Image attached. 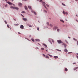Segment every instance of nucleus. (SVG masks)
Here are the masks:
<instances>
[{"mask_svg": "<svg viewBox=\"0 0 78 78\" xmlns=\"http://www.w3.org/2000/svg\"><path fill=\"white\" fill-rule=\"evenodd\" d=\"M31 12H33V13L34 12V11H33V10H32Z\"/></svg>", "mask_w": 78, "mask_h": 78, "instance_id": "42", "label": "nucleus"}, {"mask_svg": "<svg viewBox=\"0 0 78 78\" xmlns=\"http://www.w3.org/2000/svg\"><path fill=\"white\" fill-rule=\"evenodd\" d=\"M51 44H52V43H51Z\"/></svg>", "mask_w": 78, "mask_h": 78, "instance_id": "56", "label": "nucleus"}, {"mask_svg": "<svg viewBox=\"0 0 78 78\" xmlns=\"http://www.w3.org/2000/svg\"><path fill=\"white\" fill-rule=\"evenodd\" d=\"M12 2H13L14 1V0H12Z\"/></svg>", "mask_w": 78, "mask_h": 78, "instance_id": "54", "label": "nucleus"}, {"mask_svg": "<svg viewBox=\"0 0 78 78\" xmlns=\"http://www.w3.org/2000/svg\"><path fill=\"white\" fill-rule=\"evenodd\" d=\"M63 13L64 14V15H65V12L64 11H63Z\"/></svg>", "mask_w": 78, "mask_h": 78, "instance_id": "34", "label": "nucleus"}, {"mask_svg": "<svg viewBox=\"0 0 78 78\" xmlns=\"http://www.w3.org/2000/svg\"><path fill=\"white\" fill-rule=\"evenodd\" d=\"M7 27H8V28H9L10 27L9 26V25H7Z\"/></svg>", "mask_w": 78, "mask_h": 78, "instance_id": "28", "label": "nucleus"}, {"mask_svg": "<svg viewBox=\"0 0 78 78\" xmlns=\"http://www.w3.org/2000/svg\"><path fill=\"white\" fill-rule=\"evenodd\" d=\"M47 25H48V26H49V23H48V22L47 23Z\"/></svg>", "mask_w": 78, "mask_h": 78, "instance_id": "22", "label": "nucleus"}, {"mask_svg": "<svg viewBox=\"0 0 78 78\" xmlns=\"http://www.w3.org/2000/svg\"><path fill=\"white\" fill-rule=\"evenodd\" d=\"M63 45H64L65 47H66V46H67V45L66 44H64V43H63Z\"/></svg>", "mask_w": 78, "mask_h": 78, "instance_id": "8", "label": "nucleus"}, {"mask_svg": "<svg viewBox=\"0 0 78 78\" xmlns=\"http://www.w3.org/2000/svg\"><path fill=\"white\" fill-rule=\"evenodd\" d=\"M20 28L21 29H23L24 28L23 26V25H21V26H20Z\"/></svg>", "mask_w": 78, "mask_h": 78, "instance_id": "6", "label": "nucleus"}, {"mask_svg": "<svg viewBox=\"0 0 78 78\" xmlns=\"http://www.w3.org/2000/svg\"><path fill=\"white\" fill-rule=\"evenodd\" d=\"M18 5L20 6L21 7L22 6V4L21 3H19L18 4Z\"/></svg>", "mask_w": 78, "mask_h": 78, "instance_id": "7", "label": "nucleus"}, {"mask_svg": "<svg viewBox=\"0 0 78 78\" xmlns=\"http://www.w3.org/2000/svg\"><path fill=\"white\" fill-rule=\"evenodd\" d=\"M51 41H52V42H53V43H54V40L53 39H52Z\"/></svg>", "mask_w": 78, "mask_h": 78, "instance_id": "32", "label": "nucleus"}, {"mask_svg": "<svg viewBox=\"0 0 78 78\" xmlns=\"http://www.w3.org/2000/svg\"><path fill=\"white\" fill-rule=\"evenodd\" d=\"M77 44L78 45V41H77Z\"/></svg>", "mask_w": 78, "mask_h": 78, "instance_id": "49", "label": "nucleus"}, {"mask_svg": "<svg viewBox=\"0 0 78 78\" xmlns=\"http://www.w3.org/2000/svg\"><path fill=\"white\" fill-rule=\"evenodd\" d=\"M48 55H49V56H50V57H52V55H50L49 54H48Z\"/></svg>", "mask_w": 78, "mask_h": 78, "instance_id": "25", "label": "nucleus"}, {"mask_svg": "<svg viewBox=\"0 0 78 78\" xmlns=\"http://www.w3.org/2000/svg\"><path fill=\"white\" fill-rule=\"evenodd\" d=\"M76 17H78V16L77 15H76Z\"/></svg>", "mask_w": 78, "mask_h": 78, "instance_id": "52", "label": "nucleus"}, {"mask_svg": "<svg viewBox=\"0 0 78 78\" xmlns=\"http://www.w3.org/2000/svg\"><path fill=\"white\" fill-rule=\"evenodd\" d=\"M13 20H15V21H16V20L14 18L13 19Z\"/></svg>", "mask_w": 78, "mask_h": 78, "instance_id": "46", "label": "nucleus"}, {"mask_svg": "<svg viewBox=\"0 0 78 78\" xmlns=\"http://www.w3.org/2000/svg\"><path fill=\"white\" fill-rule=\"evenodd\" d=\"M56 50H57V51H61V50L59 49H56Z\"/></svg>", "mask_w": 78, "mask_h": 78, "instance_id": "30", "label": "nucleus"}, {"mask_svg": "<svg viewBox=\"0 0 78 78\" xmlns=\"http://www.w3.org/2000/svg\"><path fill=\"white\" fill-rule=\"evenodd\" d=\"M31 36L30 35V37H31Z\"/></svg>", "mask_w": 78, "mask_h": 78, "instance_id": "57", "label": "nucleus"}, {"mask_svg": "<svg viewBox=\"0 0 78 78\" xmlns=\"http://www.w3.org/2000/svg\"><path fill=\"white\" fill-rule=\"evenodd\" d=\"M28 8H29V9H31V6H28Z\"/></svg>", "mask_w": 78, "mask_h": 78, "instance_id": "13", "label": "nucleus"}, {"mask_svg": "<svg viewBox=\"0 0 78 78\" xmlns=\"http://www.w3.org/2000/svg\"><path fill=\"white\" fill-rule=\"evenodd\" d=\"M62 5H63V6H66V5H65V4L63 3H62Z\"/></svg>", "mask_w": 78, "mask_h": 78, "instance_id": "20", "label": "nucleus"}, {"mask_svg": "<svg viewBox=\"0 0 78 78\" xmlns=\"http://www.w3.org/2000/svg\"><path fill=\"white\" fill-rule=\"evenodd\" d=\"M23 20H24V21H27V18H23Z\"/></svg>", "mask_w": 78, "mask_h": 78, "instance_id": "5", "label": "nucleus"}, {"mask_svg": "<svg viewBox=\"0 0 78 78\" xmlns=\"http://www.w3.org/2000/svg\"><path fill=\"white\" fill-rule=\"evenodd\" d=\"M5 1H7V0H5Z\"/></svg>", "mask_w": 78, "mask_h": 78, "instance_id": "63", "label": "nucleus"}, {"mask_svg": "<svg viewBox=\"0 0 78 78\" xmlns=\"http://www.w3.org/2000/svg\"><path fill=\"white\" fill-rule=\"evenodd\" d=\"M43 45L46 48H47V46L45 44H43Z\"/></svg>", "mask_w": 78, "mask_h": 78, "instance_id": "9", "label": "nucleus"}, {"mask_svg": "<svg viewBox=\"0 0 78 78\" xmlns=\"http://www.w3.org/2000/svg\"><path fill=\"white\" fill-rule=\"evenodd\" d=\"M22 16V17H24V16H23V15H21Z\"/></svg>", "mask_w": 78, "mask_h": 78, "instance_id": "50", "label": "nucleus"}, {"mask_svg": "<svg viewBox=\"0 0 78 78\" xmlns=\"http://www.w3.org/2000/svg\"><path fill=\"white\" fill-rule=\"evenodd\" d=\"M22 12V13H25V12L24 11Z\"/></svg>", "mask_w": 78, "mask_h": 78, "instance_id": "38", "label": "nucleus"}, {"mask_svg": "<svg viewBox=\"0 0 78 78\" xmlns=\"http://www.w3.org/2000/svg\"><path fill=\"white\" fill-rule=\"evenodd\" d=\"M42 4H43V5L44 6V7L45 8H46V9H47V7H46V6H45V3L44 2H42Z\"/></svg>", "mask_w": 78, "mask_h": 78, "instance_id": "2", "label": "nucleus"}, {"mask_svg": "<svg viewBox=\"0 0 78 78\" xmlns=\"http://www.w3.org/2000/svg\"><path fill=\"white\" fill-rule=\"evenodd\" d=\"M54 58H55V59H58V57L57 56H54Z\"/></svg>", "mask_w": 78, "mask_h": 78, "instance_id": "10", "label": "nucleus"}, {"mask_svg": "<svg viewBox=\"0 0 78 78\" xmlns=\"http://www.w3.org/2000/svg\"><path fill=\"white\" fill-rule=\"evenodd\" d=\"M72 53V52H69L68 53V54H70V53Z\"/></svg>", "mask_w": 78, "mask_h": 78, "instance_id": "29", "label": "nucleus"}, {"mask_svg": "<svg viewBox=\"0 0 78 78\" xmlns=\"http://www.w3.org/2000/svg\"><path fill=\"white\" fill-rule=\"evenodd\" d=\"M73 40H76V39L75 38H73Z\"/></svg>", "mask_w": 78, "mask_h": 78, "instance_id": "51", "label": "nucleus"}, {"mask_svg": "<svg viewBox=\"0 0 78 78\" xmlns=\"http://www.w3.org/2000/svg\"><path fill=\"white\" fill-rule=\"evenodd\" d=\"M37 30H38V31H39V27H37Z\"/></svg>", "mask_w": 78, "mask_h": 78, "instance_id": "27", "label": "nucleus"}, {"mask_svg": "<svg viewBox=\"0 0 78 78\" xmlns=\"http://www.w3.org/2000/svg\"><path fill=\"white\" fill-rule=\"evenodd\" d=\"M75 1H77V0H75Z\"/></svg>", "mask_w": 78, "mask_h": 78, "instance_id": "60", "label": "nucleus"}, {"mask_svg": "<svg viewBox=\"0 0 78 78\" xmlns=\"http://www.w3.org/2000/svg\"><path fill=\"white\" fill-rule=\"evenodd\" d=\"M59 29H57V31H59Z\"/></svg>", "mask_w": 78, "mask_h": 78, "instance_id": "35", "label": "nucleus"}, {"mask_svg": "<svg viewBox=\"0 0 78 78\" xmlns=\"http://www.w3.org/2000/svg\"><path fill=\"white\" fill-rule=\"evenodd\" d=\"M46 58H48V59H49V57H48V56L46 55Z\"/></svg>", "mask_w": 78, "mask_h": 78, "instance_id": "19", "label": "nucleus"}, {"mask_svg": "<svg viewBox=\"0 0 78 78\" xmlns=\"http://www.w3.org/2000/svg\"><path fill=\"white\" fill-rule=\"evenodd\" d=\"M77 55H78V53H77Z\"/></svg>", "mask_w": 78, "mask_h": 78, "instance_id": "59", "label": "nucleus"}, {"mask_svg": "<svg viewBox=\"0 0 78 78\" xmlns=\"http://www.w3.org/2000/svg\"><path fill=\"white\" fill-rule=\"evenodd\" d=\"M65 13L66 14V15H67V14H68V13H67V12H65Z\"/></svg>", "mask_w": 78, "mask_h": 78, "instance_id": "31", "label": "nucleus"}, {"mask_svg": "<svg viewBox=\"0 0 78 78\" xmlns=\"http://www.w3.org/2000/svg\"><path fill=\"white\" fill-rule=\"evenodd\" d=\"M44 12H46L47 13V11H46V10H44Z\"/></svg>", "mask_w": 78, "mask_h": 78, "instance_id": "36", "label": "nucleus"}, {"mask_svg": "<svg viewBox=\"0 0 78 78\" xmlns=\"http://www.w3.org/2000/svg\"><path fill=\"white\" fill-rule=\"evenodd\" d=\"M78 69V67H76V68H74V70H76V69Z\"/></svg>", "mask_w": 78, "mask_h": 78, "instance_id": "14", "label": "nucleus"}, {"mask_svg": "<svg viewBox=\"0 0 78 78\" xmlns=\"http://www.w3.org/2000/svg\"><path fill=\"white\" fill-rule=\"evenodd\" d=\"M46 5L47 7H49V5H48L46 4Z\"/></svg>", "mask_w": 78, "mask_h": 78, "instance_id": "26", "label": "nucleus"}, {"mask_svg": "<svg viewBox=\"0 0 78 78\" xmlns=\"http://www.w3.org/2000/svg\"><path fill=\"white\" fill-rule=\"evenodd\" d=\"M25 9L27 10V9L28 8H27V6H25Z\"/></svg>", "mask_w": 78, "mask_h": 78, "instance_id": "16", "label": "nucleus"}, {"mask_svg": "<svg viewBox=\"0 0 78 78\" xmlns=\"http://www.w3.org/2000/svg\"><path fill=\"white\" fill-rule=\"evenodd\" d=\"M43 56H44V57L45 56V55H44V54H43Z\"/></svg>", "mask_w": 78, "mask_h": 78, "instance_id": "45", "label": "nucleus"}, {"mask_svg": "<svg viewBox=\"0 0 78 78\" xmlns=\"http://www.w3.org/2000/svg\"><path fill=\"white\" fill-rule=\"evenodd\" d=\"M47 50H46V51H48Z\"/></svg>", "mask_w": 78, "mask_h": 78, "instance_id": "55", "label": "nucleus"}, {"mask_svg": "<svg viewBox=\"0 0 78 78\" xmlns=\"http://www.w3.org/2000/svg\"><path fill=\"white\" fill-rule=\"evenodd\" d=\"M14 7H13L12 6H11L10 8H12V9H14Z\"/></svg>", "mask_w": 78, "mask_h": 78, "instance_id": "15", "label": "nucleus"}, {"mask_svg": "<svg viewBox=\"0 0 78 78\" xmlns=\"http://www.w3.org/2000/svg\"><path fill=\"white\" fill-rule=\"evenodd\" d=\"M65 41L67 44H69V43H68V42H67V40H65Z\"/></svg>", "mask_w": 78, "mask_h": 78, "instance_id": "24", "label": "nucleus"}, {"mask_svg": "<svg viewBox=\"0 0 78 78\" xmlns=\"http://www.w3.org/2000/svg\"><path fill=\"white\" fill-rule=\"evenodd\" d=\"M60 21H61V22H62L63 23H64V21H63V20H60Z\"/></svg>", "mask_w": 78, "mask_h": 78, "instance_id": "18", "label": "nucleus"}, {"mask_svg": "<svg viewBox=\"0 0 78 78\" xmlns=\"http://www.w3.org/2000/svg\"><path fill=\"white\" fill-rule=\"evenodd\" d=\"M5 22L6 24H7V22L6 21H5Z\"/></svg>", "mask_w": 78, "mask_h": 78, "instance_id": "37", "label": "nucleus"}, {"mask_svg": "<svg viewBox=\"0 0 78 78\" xmlns=\"http://www.w3.org/2000/svg\"><path fill=\"white\" fill-rule=\"evenodd\" d=\"M49 39L50 40V38H49Z\"/></svg>", "mask_w": 78, "mask_h": 78, "instance_id": "61", "label": "nucleus"}, {"mask_svg": "<svg viewBox=\"0 0 78 78\" xmlns=\"http://www.w3.org/2000/svg\"><path fill=\"white\" fill-rule=\"evenodd\" d=\"M76 22H78V21L77 20H76Z\"/></svg>", "mask_w": 78, "mask_h": 78, "instance_id": "53", "label": "nucleus"}, {"mask_svg": "<svg viewBox=\"0 0 78 78\" xmlns=\"http://www.w3.org/2000/svg\"><path fill=\"white\" fill-rule=\"evenodd\" d=\"M41 49H43V48H41Z\"/></svg>", "mask_w": 78, "mask_h": 78, "instance_id": "62", "label": "nucleus"}, {"mask_svg": "<svg viewBox=\"0 0 78 78\" xmlns=\"http://www.w3.org/2000/svg\"><path fill=\"white\" fill-rule=\"evenodd\" d=\"M76 58L78 59V55L76 56Z\"/></svg>", "mask_w": 78, "mask_h": 78, "instance_id": "43", "label": "nucleus"}, {"mask_svg": "<svg viewBox=\"0 0 78 78\" xmlns=\"http://www.w3.org/2000/svg\"><path fill=\"white\" fill-rule=\"evenodd\" d=\"M35 40L36 42H40L41 41V40L38 39H35Z\"/></svg>", "mask_w": 78, "mask_h": 78, "instance_id": "3", "label": "nucleus"}, {"mask_svg": "<svg viewBox=\"0 0 78 78\" xmlns=\"http://www.w3.org/2000/svg\"><path fill=\"white\" fill-rule=\"evenodd\" d=\"M77 1H78V0H77Z\"/></svg>", "mask_w": 78, "mask_h": 78, "instance_id": "64", "label": "nucleus"}, {"mask_svg": "<svg viewBox=\"0 0 78 78\" xmlns=\"http://www.w3.org/2000/svg\"><path fill=\"white\" fill-rule=\"evenodd\" d=\"M12 5H13L14 6V4H12Z\"/></svg>", "mask_w": 78, "mask_h": 78, "instance_id": "58", "label": "nucleus"}, {"mask_svg": "<svg viewBox=\"0 0 78 78\" xmlns=\"http://www.w3.org/2000/svg\"><path fill=\"white\" fill-rule=\"evenodd\" d=\"M19 25V24H17L16 25Z\"/></svg>", "mask_w": 78, "mask_h": 78, "instance_id": "47", "label": "nucleus"}, {"mask_svg": "<svg viewBox=\"0 0 78 78\" xmlns=\"http://www.w3.org/2000/svg\"><path fill=\"white\" fill-rule=\"evenodd\" d=\"M65 71H68V69H67V68H66L65 69Z\"/></svg>", "mask_w": 78, "mask_h": 78, "instance_id": "17", "label": "nucleus"}, {"mask_svg": "<svg viewBox=\"0 0 78 78\" xmlns=\"http://www.w3.org/2000/svg\"><path fill=\"white\" fill-rule=\"evenodd\" d=\"M7 3L10 5H12V3L9 2H7Z\"/></svg>", "mask_w": 78, "mask_h": 78, "instance_id": "4", "label": "nucleus"}, {"mask_svg": "<svg viewBox=\"0 0 78 78\" xmlns=\"http://www.w3.org/2000/svg\"><path fill=\"white\" fill-rule=\"evenodd\" d=\"M14 9H19V8L17 7H15Z\"/></svg>", "mask_w": 78, "mask_h": 78, "instance_id": "11", "label": "nucleus"}, {"mask_svg": "<svg viewBox=\"0 0 78 78\" xmlns=\"http://www.w3.org/2000/svg\"><path fill=\"white\" fill-rule=\"evenodd\" d=\"M64 51L65 52H66V53H67V52L68 51L67 50V49H65L64 50Z\"/></svg>", "mask_w": 78, "mask_h": 78, "instance_id": "12", "label": "nucleus"}, {"mask_svg": "<svg viewBox=\"0 0 78 78\" xmlns=\"http://www.w3.org/2000/svg\"><path fill=\"white\" fill-rule=\"evenodd\" d=\"M29 27H32V26L31 25H29Z\"/></svg>", "mask_w": 78, "mask_h": 78, "instance_id": "39", "label": "nucleus"}, {"mask_svg": "<svg viewBox=\"0 0 78 78\" xmlns=\"http://www.w3.org/2000/svg\"><path fill=\"white\" fill-rule=\"evenodd\" d=\"M18 34H20V32H18Z\"/></svg>", "mask_w": 78, "mask_h": 78, "instance_id": "48", "label": "nucleus"}, {"mask_svg": "<svg viewBox=\"0 0 78 78\" xmlns=\"http://www.w3.org/2000/svg\"><path fill=\"white\" fill-rule=\"evenodd\" d=\"M31 40L33 42H34V39L32 38Z\"/></svg>", "mask_w": 78, "mask_h": 78, "instance_id": "21", "label": "nucleus"}, {"mask_svg": "<svg viewBox=\"0 0 78 78\" xmlns=\"http://www.w3.org/2000/svg\"><path fill=\"white\" fill-rule=\"evenodd\" d=\"M57 42H58V44H61V43H62V41H61V40H58L57 41Z\"/></svg>", "mask_w": 78, "mask_h": 78, "instance_id": "1", "label": "nucleus"}, {"mask_svg": "<svg viewBox=\"0 0 78 78\" xmlns=\"http://www.w3.org/2000/svg\"><path fill=\"white\" fill-rule=\"evenodd\" d=\"M49 26H50V27H53V25H52L51 24H50L49 25Z\"/></svg>", "mask_w": 78, "mask_h": 78, "instance_id": "23", "label": "nucleus"}, {"mask_svg": "<svg viewBox=\"0 0 78 78\" xmlns=\"http://www.w3.org/2000/svg\"><path fill=\"white\" fill-rule=\"evenodd\" d=\"M73 64H76V62L73 63Z\"/></svg>", "mask_w": 78, "mask_h": 78, "instance_id": "40", "label": "nucleus"}, {"mask_svg": "<svg viewBox=\"0 0 78 78\" xmlns=\"http://www.w3.org/2000/svg\"><path fill=\"white\" fill-rule=\"evenodd\" d=\"M34 14L35 15H37V13H36V12H34Z\"/></svg>", "mask_w": 78, "mask_h": 78, "instance_id": "33", "label": "nucleus"}, {"mask_svg": "<svg viewBox=\"0 0 78 78\" xmlns=\"http://www.w3.org/2000/svg\"><path fill=\"white\" fill-rule=\"evenodd\" d=\"M7 6H8V5L7 4H6L5 5V7H7Z\"/></svg>", "mask_w": 78, "mask_h": 78, "instance_id": "41", "label": "nucleus"}, {"mask_svg": "<svg viewBox=\"0 0 78 78\" xmlns=\"http://www.w3.org/2000/svg\"><path fill=\"white\" fill-rule=\"evenodd\" d=\"M43 56H44V57L45 56V55H44V54H43Z\"/></svg>", "mask_w": 78, "mask_h": 78, "instance_id": "44", "label": "nucleus"}]
</instances>
